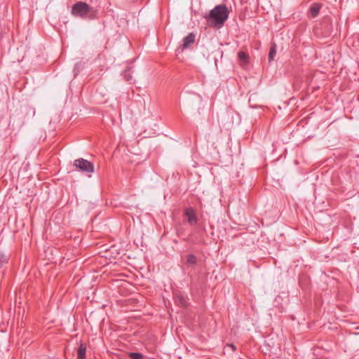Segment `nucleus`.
<instances>
[{"label":"nucleus","instance_id":"nucleus-5","mask_svg":"<svg viewBox=\"0 0 359 359\" xmlns=\"http://www.w3.org/2000/svg\"><path fill=\"white\" fill-rule=\"evenodd\" d=\"M195 41V35L193 33H189L187 36L183 39L182 49L187 48L191 44Z\"/></svg>","mask_w":359,"mask_h":359},{"label":"nucleus","instance_id":"nucleus-8","mask_svg":"<svg viewBox=\"0 0 359 359\" xmlns=\"http://www.w3.org/2000/svg\"><path fill=\"white\" fill-rule=\"evenodd\" d=\"M321 8V5L320 4H313L309 9L310 14L312 17H316L319 13L320 9Z\"/></svg>","mask_w":359,"mask_h":359},{"label":"nucleus","instance_id":"nucleus-10","mask_svg":"<svg viewBox=\"0 0 359 359\" xmlns=\"http://www.w3.org/2000/svg\"><path fill=\"white\" fill-rule=\"evenodd\" d=\"M276 55V45L272 44L270 48V50L269 53V61L271 62L274 60V57Z\"/></svg>","mask_w":359,"mask_h":359},{"label":"nucleus","instance_id":"nucleus-11","mask_svg":"<svg viewBox=\"0 0 359 359\" xmlns=\"http://www.w3.org/2000/svg\"><path fill=\"white\" fill-rule=\"evenodd\" d=\"M9 255L0 252V269L2 268L6 264L8 263Z\"/></svg>","mask_w":359,"mask_h":359},{"label":"nucleus","instance_id":"nucleus-6","mask_svg":"<svg viewBox=\"0 0 359 359\" xmlns=\"http://www.w3.org/2000/svg\"><path fill=\"white\" fill-rule=\"evenodd\" d=\"M132 74V69H125L121 75L123 76L126 81L132 83H135V79H133Z\"/></svg>","mask_w":359,"mask_h":359},{"label":"nucleus","instance_id":"nucleus-7","mask_svg":"<svg viewBox=\"0 0 359 359\" xmlns=\"http://www.w3.org/2000/svg\"><path fill=\"white\" fill-rule=\"evenodd\" d=\"M86 352V346L84 344L81 343L78 348L77 355L78 359H85Z\"/></svg>","mask_w":359,"mask_h":359},{"label":"nucleus","instance_id":"nucleus-4","mask_svg":"<svg viewBox=\"0 0 359 359\" xmlns=\"http://www.w3.org/2000/svg\"><path fill=\"white\" fill-rule=\"evenodd\" d=\"M184 216L187 218V222L190 225H194L198 222L195 210L192 208H187L184 210Z\"/></svg>","mask_w":359,"mask_h":359},{"label":"nucleus","instance_id":"nucleus-12","mask_svg":"<svg viewBox=\"0 0 359 359\" xmlns=\"http://www.w3.org/2000/svg\"><path fill=\"white\" fill-rule=\"evenodd\" d=\"M197 259L194 255H189L187 256V262L189 265H195L196 264Z\"/></svg>","mask_w":359,"mask_h":359},{"label":"nucleus","instance_id":"nucleus-14","mask_svg":"<svg viewBox=\"0 0 359 359\" xmlns=\"http://www.w3.org/2000/svg\"><path fill=\"white\" fill-rule=\"evenodd\" d=\"M131 359H142L143 355L140 353H130L129 355Z\"/></svg>","mask_w":359,"mask_h":359},{"label":"nucleus","instance_id":"nucleus-1","mask_svg":"<svg viewBox=\"0 0 359 359\" xmlns=\"http://www.w3.org/2000/svg\"><path fill=\"white\" fill-rule=\"evenodd\" d=\"M229 15V10L225 4H219L214 7L205 16L209 26L219 29L223 27Z\"/></svg>","mask_w":359,"mask_h":359},{"label":"nucleus","instance_id":"nucleus-13","mask_svg":"<svg viewBox=\"0 0 359 359\" xmlns=\"http://www.w3.org/2000/svg\"><path fill=\"white\" fill-rule=\"evenodd\" d=\"M177 302L178 304L180 305L181 306H187V300L182 296L177 297Z\"/></svg>","mask_w":359,"mask_h":359},{"label":"nucleus","instance_id":"nucleus-9","mask_svg":"<svg viewBox=\"0 0 359 359\" xmlns=\"http://www.w3.org/2000/svg\"><path fill=\"white\" fill-rule=\"evenodd\" d=\"M238 57L240 62L242 63V65H245L248 62L249 55L248 53H246L243 51H240L238 53Z\"/></svg>","mask_w":359,"mask_h":359},{"label":"nucleus","instance_id":"nucleus-3","mask_svg":"<svg viewBox=\"0 0 359 359\" xmlns=\"http://www.w3.org/2000/svg\"><path fill=\"white\" fill-rule=\"evenodd\" d=\"M74 166L76 168L83 172H93L94 165L92 162L86 160L83 158L76 159L74 162Z\"/></svg>","mask_w":359,"mask_h":359},{"label":"nucleus","instance_id":"nucleus-2","mask_svg":"<svg viewBox=\"0 0 359 359\" xmlns=\"http://www.w3.org/2000/svg\"><path fill=\"white\" fill-rule=\"evenodd\" d=\"M71 13L74 17L93 20L96 18L97 10L86 2L77 1L72 6Z\"/></svg>","mask_w":359,"mask_h":359}]
</instances>
